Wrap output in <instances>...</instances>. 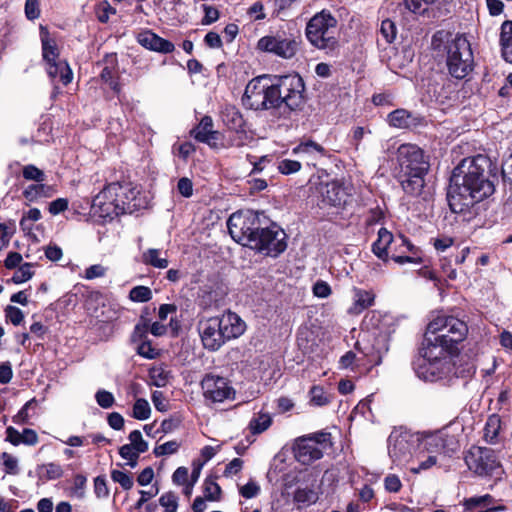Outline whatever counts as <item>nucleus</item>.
I'll return each mask as SVG.
<instances>
[{"label":"nucleus","instance_id":"obj_3","mask_svg":"<svg viewBox=\"0 0 512 512\" xmlns=\"http://www.w3.org/2000/svg\"><path fill=\"white\" fill-rule=\"evenodd\" d=\"M246 330V323L230 310L221 316L201 319L198 332L205 349L219 350L226 342L240 337Z\"/></svg>","mask_w":512,"mask_h":512},{"label":"nucleus","instance_id":"obj_40","mask_svg":"<svg viewBox=\"0 0 512 512\" xmlns=\"http://www.w3.org/2000/svg\"><path fill=\"white\" fill-rule=\"evenodd\" d=\"M104 194L105 192L99 193L94 197L92 209L94 210V214L98 213L100 217H109L110 221H112L113 217L111 216L110 208L113 206V203H104Z\"/></svg>","mask_w":512,"mask_h":512},{"label":"nucleus","instance_id":"obj_52","mask_svg":"<svg viewBox=\"0 0 512 512\" xmlns=\"http://www.w3.org/2000/svg\"><path fill=\"white\" fill-rule=\"evenodd\" d=\"M180 447V443L176 440H171L163 443L162 445H159L154 448L153 453L156 457L168 455V454H174L178 451Z\"/></svg>","mask_w":512,"mask_h":512},{"label":"nucleus","instance_id":"obj_55","mask_svg":"<svg viewBox=\"0 0 512 512\" xmlns=\"http://www.w3.org/2000/svg\"><path fill=\"white\" fill-rule=\"evenodd\" d=\"M23 177L26 180H33L36 182H43L45 179V174L42 170L37 168L34 165H26L23 168Z\"/></svg>","mask_w":512,"mask_h":512},{"label":"nucleus","instance_id":"obj_23","mask_svg":"<svg viewBox=\"0 0 512 512\" xmlns=\"http://www.w3.org/2000/svg\"><path fill=\"white\" fill-rule=\"evenodd\" d=\"M192 134L199 142L213 145L217 140L218 132L213 130V121L209 116H204L199 125L192 131Z\"/></svg>","mask_w":512,"mask_h":512},{"label":"nucleus","instance_id":"obj_63","mask_svg":"<svg viewBox=\"0 0 512 512\" xmlns=\"http://www.w3.org/2000/svg\"><path fill=\"white\" fill-rule=\"evenodd\" d=\"M260 491V487L253 481H249L244 486H242L239 490V493L242 497L246 499H251L258 495Z\"/></svg>","mask_w":512,"mask_h":512},{"label":"nucleus","instance_id":"obj_16","mask_svg":"<svg viewBox=\"0 0 512 512\" xmlns=\"http://www.w3.org/2000/svg\"><path fill=\"white\" fill-rule=\"evenodd\" d=\"M396 246L395 254L401 256V262H396L399 265H403L405 263H413V264H423L427 262L422 250L416 246H414L408 238L404 235L399 234L397 236V241L395 242L394 247Z\"/></svg>","mask_w":512,"mask_h":512},{"label":"nucleus","instance_id":"obj_19","mask_svg":"<svg viewBox=\"0 0 512 512\" xmlns=\"http://www.w3.org/2000/svg\"><path fill=\"white\" fill-rule=\"evenodd\" d=\"M137 42L146 49L160 52L171 53L174 50V44L163 39L151 31H143L137 35Z\"/></svg>","mask_w":512,"mask_h":512},{"label":"nucleus","instance_id":"obj_21","mask_svg":"<svg viewBox=\"0 0 512 512\" xmlns=\"http://www.w3.org/2000/svg\"><path fill=\"white\" fill-rule=\"evenodd\" d=\"M131 341L137 344L136 352L143 358L152 360L157 359L161 355V349L157 344L153 343L148 337V333H144V336L135 337L132 333Z\"/></svg>","mask_w":512,"mask_h":512},{"label":"nucleus","instance_id":"obj_36","mask_svg":"<svg viewBox=\"0 0 512 512\" xmlns=\"http://www.w3.org/2000/svg\"><path fill=\"white\" fill-rule=\"evenodd\" d=\"M389 124L396 128H408L410 126V114L404 109H398L388 115Z\"/></svg>","mask_w":512,"mask_h":512},{"label":"nucleus","instance_id":"obj_48","mask_svg":"<svg viewBox=\"0 0 512 512\" xmlns=\"http://www.w3.org/2000/svg\"><path fill=\"white\" fill-rule=\"evenodd\" d=\"M42 50L43 59L46 61V64L61 60L58 56L57 48L54 43L48 40H42Z\"/></svg>","mask_w":512,"mask_h":512},{"label":"nucleus","instance_id":"obj_45","mask_svg":"<svg viewBox=\"0 0 512 512\" xmlns=\"http://www.w3.org/2000/svg\"><path fill=\"white\" fill-rule=\"evenodd\" d=\"M311 403L316 406H325L330 403V398L326 395L323 387L314 385L310 391Z\"/></svg>","mask_w":512,"mask_h":512},{"label":"nucleus","instance_id":"obj_10","mask_svg":"<svg viewBox=\"0 0 512 512\" xmlns=\"http://www.w3.org/2000/svg\"><path fill=\"white\" fill-rule=\"evenodd\" d=\"M464 460L469 470L481 477H498L502 472L498 456L491 448L473 446Z\"/></svg>","mask_w":512,"mask_h":512},{"label":"nucleus","instance_id":"obj_61","mask_svg":"<svg viewBox=\"0 0 512 512\" xmlns=\"http://www.w3.org/2000/svg\"><path fill=\"white\" fill-rule=\"evenodd\" d=\"M100 78L103 82L107 83L115 93H119V84L113 79L112 69H110L109 67H104L100 73Z\"/></svg>","mask_w":512,"mask_h":512},{"label":"nucleus","instance_id":"obj_22","mask_svg":"<svg viewBox=\"0 0 512 512\" xmlns=\"http://www.w3.org/2000/svg\"><path fill=\"white\" fill-rule=\"evenodd\" d=\"M405 7L413 14L426 18L438 17V5L436 1L428 0H404Z\"/></svg>","mask_w":512,"mask_h":512},{"label":"nucleus","instance_id":"obj_38","mask_svg":"<svg viewBox=\"0 0 512 512\" xmlns=\"http://www.w3.org/2000/svg\"><path fill=\"white\" fill-rule=\"evenodd\" d=\"M272 425V418L268 414H261L259 417H254L249 422V429L252 435L261 434Z\"/></svg>","mask_w":512,"mask_h":512},{"label":"nucleus","instance_id":"obj_39","mask_svg":"<svg viewBox=\"0 0 512 512\" xmlns=\"http://www.w3.org/2000/svg\"><path fill=\"white\" fill-rule=\"evenodd\" d=\"M50 187L38 182L37 184L29 185L24 191L23 196L28 201H35L38 198L46 197Z\"/></svg>","mask_w":512,"mask_h":512},{"label":"nucleus","instance_id":"obj_5","mask_svg":"<svg viewBox=\"0 0 512 512\" xmlns=\"http://www.w3.org/2000/svg\"><path fill=\"white\" fill-rule=\"evenodd\" d=\"M399 179L403 190L419 195L424 187V176L429 170L423 151L413 144H402L397 149Z\"/></svg>","mask_w":512,"mask_h":512},{"label":"nucleus","instance_id":"obj_25","mask_svg":"<svg viewBox=\"0 0 512 512\" xmlns=\"http://www.w3.org/2000/svg\"><path fill=\"white\" fill-rule=\"evenodd\" d=\"M354 349L362 354V366L366 368V373H369L373 367L381 364L382 356L378 351H374L372 346L363 347L359 341H356Z\"/></svg>","mask_w":512,"mask_h":512},{"label":"nucleus","instance_id":"obj_2","mask_svg":"<svg viewBox=\"0 0 512 512\" xmlns=\"http://www.w3.org/2000/svg\"><path fill=\"white\" fill-rule=\"evenodd\" d=\"M231 238L270 257H278L287 248L286 233L281 226H226Z\"/></svg>","mask_w":512,"mask_h":512},{"label":"nucleus","instance_id":"obj_20","mask_svg":"<svg viewBox=\"0 0 512 512\" xmlns=\"http://www.w3.org/2000/svg\"><path fill=\"white\" fill-rule=\"evenodd\" d=\"M292 152L297 155H302L310 161H317L327 155L325 148L311 139L301 141L293 148Z\"/></svg>","mask_w":512,"mask_h":512},{"label":"nucleus","instance_id":"obj_49","mask_svg":"<svg viewBox=\"0 0 512 512\" xmlns=\"http://www.w3.org/2000/svg\"><path fill=\"white\" fill-rule=\"evenodd\" d=\"M305 438L310 439L314 443V446H321L322 450L331 445V433L329 432L320 431L310 436H305Z\"/></svg>","mask_w":512,"mask_h":512},{"label":"nucleus","instance_id":"obj_43","mask_svg":"<svg viewBox=\"0 0 512 512\" xmlns=\"http://www.w3.org/2000/svg\"><path fill=\"white\" fill-rule=\"evenodd\" d=\"M152 299V291L147 286L138 285L130 289V301L145 303Z\"/></svg>","mask_w":512,"mask_h":512},{"label":"nucleus","instance_id":"obj_58","mask_svg":"<svg viewBox=\"0 0 512 512\" xmlns=\"http://www.w3.org/2000/svg\"><path fill=\"white\" fill-rule=\"evenodd\" d=\"M384 487L389 493H398L402 488V482L396 474H388L384 479Z\"/></svg>","mask_w":512,"mask_h":512},{"label":"nucleus","instance_id":"obj_18","mask_svg":"<svg viewBox=\"0 0 512 512\" xmlns=\"http://www.w3.org/2000/svg\"><path fill=\"white\" fill-rule=\"evenodd\" d=\"M320 193L324 203L335 207L345 205L350 198L347 189L336 181L322 185Z\"/></svg>","mask_w":512,"mask_h":512},{"label":"nucleus","instance_id":"obj_32","mask_svg":"<svg viewBox=\"0 0 512 512\" xmlns=\"http://www.w3.org/2000/svg\"><path fill=\"white\" fill-rule=\"evenodd\" d=\"M156 308L145 306L141 310L139 322L135 325L133 333L135 337L144 336V333H148L152 316L155 313Z\"/></svg>","mask_w":512,"mask_h":512},{"label":"nucleus","instance_id":"obj_60","mask_svg":"<svg viewBox=\"0 0 512 512\" xmlns=\"http://www.w3.org/2000/svg\"><path fill=\"white\" fill-rule=\"evenodd\" d=\"M203 11H204V17L201 21L203 25H210L214 22H216L219 18V11L217 8L203 4L202 5Z\"/></svg>","mask_w":512,"mask_h":512},{"label":"nucleus","instance_id":"obj_34","mask_svg":"<svg viewBox=\"0 0 512 512\" xmlns=\"http://www.w3.org/2000/svg\"><path fill=\"white\" fill-rule=\"evenodd\" d=\"M130 204L132 203L133 210L145 209L149 206L151 196L148 191L143 190L141 187H133L130 189Z\"/></svg>","mask_w":512,"mask_h":512},{"label":"nucleus","instance_id":"obj_11","mask_svg":"<svg viewBox=\"0 0 512 512\" xmlns=\"http://www.w3.org/2000/svg\"><path fill=\"white\" fill-rule=\"evenodd\" d=\"M424 344L426 346L420 350V354L415 360H413L412 366L416 375L420 379L433 382L439 379L440 372L437 364L441 359L449 355L432 344Z\"/></svg>","mask_w":512,"mask_h":512},{"label":"nucleus","instance_id":"obj_13","mask_svg":"<svg viewBox=\"0 0 512 512\" xmlns=\"http://www.w3.org/2000/svg\"><path fill=\"white\" fill-rule=\"evenodd\" d=\"M268 80L266 76H260L249 81L242 97L245 107L252 110L273 109Z\"/></svg>","mask_w":512,"mask_h":512},{"label":"nucleus","instance_id":"obj_12","mask_svg":"<svg viewBox=\"0 0 512 512\" xmlns=\"http://www.w3.org/2000/svg\"><path fill=\"white\" fill-rule=\"evenodd\" d=\"M205 401L222 403L225 400H234L236 391L229 379L213 373H207L200 382Z\"/></svg>","mask_w":512,"mask_h":512},{"label":"nucleus","instance_id":"obj_15","mask_svg":"<svg viewBox=\"0 0 512 512\" xmlns=\"http://www.w3.org/2000/svg\"><path fill=\"white\" fill-rule=\"evenodd\" d=\"M423 445L429 453H442L449 456L459 449V442L456 437L443 431L426 436Z\"/></svg>","mask_w":512,"mask_h":512},{"label":"nucleus","instance_id":"obj_47","mask_svg":"<svg viewBox=\"0 0 512 512\" xmlns=\"http://www.w3.org/2000/svg\"><path fill=\"white\" fill-rule=\"evenodd\" d=\"M159 503L165 508L164 512H176L178 508V497L174 492L169 491L159 498Z\"/></svg>","mask_w":512,"mask_h":512},{"label":"nucleus","instance_id":"obj_37","mask_svg":"<svg viewBox=\"0 0 512 512\" xmlns=\"http://www.w3.org/2000/svg\"><path fill=\"white\" fill-rule=\"evenodd\" d=\"M143 262L147 265H151L155 268L164 269L168 266L169 261L167 258L160 257V250L148 249L143 253Z\"/></svg>","mask_w":512,"mask_h":512},{"label":"nucleus","instance_id":"obj_14","mask_svg":"<svg viewBox=\"0 0 512 512\" xmlns=\"http://www.w3.org/2000/svg\"><path fill=\"white\" fill-rule=\"evenodd\" d=\"M396 241L397 236H394L392 232L388 231L384 226H382L378 231V237L376 241H374L372 244V252L378 259L385 263L390 259L394 262H401V256L395 254L396 246L394 247V245Z\"/></svg>","mask_w":512,"mask_h":512},{"label":"nucleus","instance_id":"obj_46","mask_svg":"<svg viewBox=\"0 0 512 512\" xmlns=\"http://www.w3.org/2000/svg\"><path fill=\"white\" fill-rule=\"evenodd\" d=\"M199 306L203 309H208L212 306L217 307V292L212 288L202 290V295L199 296Z\"/></svg>","mask_w":512,"mask_h":512},{"label":"nucleus","instance_id":"obj_6","mask_svg":"<svg viewBox=\"0 0 512 512\" xmlns=\"http://www.w3.org/2000/svg\"><path fill=\"white\" fill-rule=\"evenodd\" d=\"M304 83L299 75H286L270 84L273 109L296 110L304 101Z\"/></svg>","mask_w":512,"mask_h":512},{"label":"nucleus","instance_id":"obj_42","mask_svg":"<svg viewBox=\"0 0 512 512\" xmlns=\"http://www.w3.org/2000/svg\"><path fill=\"white\" fill-rule=\"evenodd\" d=\"M151 414V408L146 399L138 398L132 409L131 416L138 420H146Z\"/></svg>","mask_w":512,"mask_h":512},{"label":"nucleus","instance_id":"obj_26","mask_svg":"<svg viewBox=\"0 0 512 512\" xmlns=\"http://www.w3.org/2000/svg\"><path fill=\"white\" fill-rule=\"evenodd\" d=\"M501 417L498 414L490 415L484 426V439L487 443L495 444L498 442V436L501 429Z\"/></svg>","mask_w":512,"mask_h":512},{"label":"nucleus","instance_id":"obj_62","mask_svg":"<svg viewBox=\"0 0 512 512\" xmlns=\"http://www.w3.org/2000/svg\"><path fill=\"white\" fill-rule=\"evenodd\" d=\"M331 293H332V290H331L330 285L323 280H318L313 285V294L316 297L327 298L329 295H331Z\"/></svg>","mask_w":512,"mask_h":512},{"label":"nucleus","instance_id":"obj_24","mask_svg":"<svg viewBox=\"0 0 512 512\" xmlns=\"http://www.w3.org/2000/svg\"><path fill=\"white\" fill-rule=\"evenodd\" d=\"M47 73L51 79L59 78L63 85H68L73 79V73L65 60L54 61L47 64Z\"/></svg>","mask_w":512,"mask_h":512},{"label":"nucleus","instance_id":"obj_4","mask_svg":"<svg viewBox=\"0 0 512 512\" xmlns=\"http://www.w3.org/2000/svg\"><path fill=\"white\" fill-rule=\"evenodd\" d=\"M468 334L465 321L454 316L440 315L429 322L424 335V343L432 344L449 356H458L459 344Z\"/></svg>","mask_w":512,"mask_h":512},{"label":"nucleus","instance_id":"obj_27","mask_svg":"<svg viewBox=\"0 0 512 512\" xmlns=\"http://www.w3.org/2000/svg\"><path fill=\"white\" fill-rule=\"evenodd\" d=\"M148 375L152 385L156 387H165L171 378V371L168 370L166 365L162 363L153 365L149 369Z\"/></svg>","mask_w":512,"mask_h":512},{"label":"nucleus","instance_id":"obj_9","mask_svg":"<svg viewBox=\"0 0 512 512\" xmlns=\"http://www.w3.org/2000/svg\"><path fill=\"white\" fill-rule=\"evenodd\" d=\"M446 64L451 76L465 78L473 69L474 59L471 45L466 37L457 35L447 43Z\"/></svg>","mask_w":512,"mask_h":512},{"label":"nucleus","instance_id":"obj_17","mask_svg":"<svg viewBox=\"0 0 512 512\" xmlns=\"http://www.w3.org/2000/svg\"><path fill=\"white\" fill-rule=\"evenodd\" d=\"M293 451L295 459L303 465H310L323 457V450L305 436L296 440Z\"/></svg>","mask_w":512,"mask_h":512},{"label":"nucleus","instance_id":"obj_44","mask_svg":"<svg viewBox=\"0 0 512 512\" xmlns=\"http://www.w3.org/2000/svg\"><path fill=\"white\" fill-rule=\"evenodd\" d=\"M130 450L137 453H144L148 450V443L142 438L139 430L130 432Z\"/></svg>","mask_w":512,"mask_h":512},{"label":"nucleus","instance_id":"obj_7","mask_svg":"<svg viewBox=\"0 0 512 512\" xmlns=\"http://www.w3.org/2000/svg\"><path fill=\"white\" fill-rule=\"evenodd\" d=\"M301 36L293 29H280L261 37L257 48L282 59H292L299 51Z\"/></svg>","mask_w":512,"mask_h":512},{"label":"nucleus","instance_id":"obj_33","mask_svg":"<svg viewBox=\"0 0 512 512\" xmlns=\"http://www.w3.org/2000/svg\"><path fill=\"white\" fill-rule=\"evenodd\" d=\"M502 177L506 184L509 185V196L504 203V212L507 215L512 216V155L510 158L502 165Z\"/></svg>","mask_w":512,"mask_h":512},{"label":"nucleus","instance_id":"obj_1","mask_svg":"<svg viewBox=\"0 0 512 512\" xmlns=\"http://www.w3.org/2000/svg\"><path fill=\"white\" fill-rule=\"evenodd\" d=\"M490 167L491 160L478 154L462 159L453 169L447 192L453 212H463L494 193V185L487 176Z\"/></svg>","mask_w":512,"mask_h":512},{"label":"nucleus","instance_id":"obj_50","mask_svg":"<svg viewBox=\"0 0 512 512\" xmlns=\"http://www.w3.org/2000/svg\"><path fill=\"white\" fill-rule=\"evenodd\" d=\"M293 499L297 503H314L316 501V494L312 489L298 488L294 492Z\"/></svg>","mask_w":512,"mask_h":512},{"label":"nucleus","instance_id":"obj_29","mask_svg":"<svg viewBox=\"0 0 512 512\" xmlns=\"http://www.w3.org/2000/svg\"><path fill=\"white\" fill-rule=\"evenodd\" d=\"M36 471L39 479L45 481L60 479L64 474L62 466L54 462L38 465Z\"/></svg>","mask_w":512,"mask_h":512},{"label":"nucleus","instance_id":"obj_35","mask_svg":"<svg viewBox=\"0 0 512 512\" xmlns=\"http://www.w3.org/2000/svg\"><path fill=\"white\" fill-rule=\"evenodd\" d=\"M33 263L25 262L14 272L10 279L6 280V283L22 284L30 280L35 272L32 270Z\"/></svg>","mask_w":512,"mask_h":512},{"label":"nucleus","instance_id":"obj_31","mask_svg":"<svg viewBox=\"0 0 512 512\" xmlns=\"http://www.w3.org/2000/svg\"><path fill=\"white\" fill-rule=\"evenodd\" d=\"M396 35L397 28L395 23L390 19H385L381 23L377 43L379 46L391 44L395 40Z\"/></svg>","mask_w":512,"mask_h":512},{"label":"nucleus","instance_id":"obj_57","mask_svg":"<svg viewBox=\"0 0 512 512\" xmlns=\"http://www.w3.org/2000/svg\"><path fill=\"white\" fill-rule=\"evenodd\" d=\"M95 399L97 404L104 409L110 408L114 404L113 394L104 389H100L96 392Z\"/></svg>","mask_w":512,"mask_h":512},{"label":"nucleus","instance_id":"obj_8","mask_svg":"<svg viewBox=\"0 0 512 512\" xmlns=\"http://www.w3.org/2000/svg\"><path fill=\"white\" fill-rule=\"evenodd\" d=\"M306 36L318 49H333L337 44V20L331 13L321 11L308 22Z\"/></svg>","mask_w":512,"mask_h":512},{"label":"nucleus","instance_id":"obj_41","mask_svg":"<svg viewBox=\"0 0 512 512\" xmlns=\"http://www.w3.org/2000/svg\"><path fill=\"white\" fill-rule=\"evenodd\" d=\"M37 406V400L35 398L27 401L16 415L12 417V421L18 425L30 424L29 409Z\"/></svg>","mask_w":512,"mask_h":512},{"label":"nucleus","instance_id":"obj_51","mask_svg":"<svg viewBox=\"0 0 512 512\" xmlns=\"http://www.w3.org/2000/svg\"><path fill=\"white\" fill-rule=\"evenodd\" d=\"M362 358H357L356 354L353 351H347L343 356H341L339 360V365L341 368L347 369L351 368L354 370V364H356L357 367L362 366Z\"/></svg>","mask_w":512,"mask_h":512},{"label":"nucleus","instance_id":"obj_54","mask_svg":"<svg viewBox=\"0 0 512 512\" xmlns=\"http://www.w3.org/2000/svg\"><path fill=\"white\" fill-rule=\"evenodd\" d=\"M87 483V478L83 474H76L73 479V487L71 488L72 495L81 499L85 494V487Z\"/></svg>","mask_w":512,"mask_h":512},{"label":"nucleus","instance_id":"obj_56","mask_svg":"<svg viewBox=\"0 0 512 512\" xmlns=\"http://www.w3.org/2000/svg\"><path fill=\"white\" fill-rule=\"evenodd\" d=\"M301 169V163L296 160L283 159L278 164V170L285 175L293 174Z\"/></svg>","mask_w":512,"mask_h":512},{"label":"nucleus","instance_id":"obj_53","mask_svg":"<svg viewBox=\"0 0 512 512\" xmlns=\"http://www.w3.org/2000/svg\"><path fill=\"white\" fill-rule=\"evenodd\" d=\"M4 311L6 319L10 321L14 326H18L23 322L24 314L20 308L8 305Z\"/></svg>","mask_w":512,"mask_h":512},{"label":"nucleus","instance_id":"obj_59","mask_svg":"<svg viewBox=\"0 0 512 512\" xmlns=\"http://www.w3.org/2000/svg\"><path fill=\"white\" fill-rule=\"evenodd\" d=\"M151 399L156 410L165 412L169 409V402L162 391H154L151 395Z\"/></svg>","mask_w":512,"mask_h":512},{"label":"nucleus","instance_id":"obj_30","mask_svg":"<svg viewBox=\"0 0 512 512\" xmlns=\"http://www.w3.org/2000/svg\"><path fill=\"white\" fill-rule=\"evenodd\" d=\"M217 479V475H210L204 480L203 493L207 501H219L221 499L222 489L217 483Z\"/></svg>","mask_w":512,"mask_h":512},{"label":"nucleus","instance_id":"obj_64","mask_svg":"<svg viewBox=\"0 0 512 512\" xmlns=\"http://www.w3.org/2000/svg\"><path fill=\"white\" fill-rule=\"evenodd\" d=\"M501 45L512 43V21H506L501 26Z\"/></svg>","mask_w":512,"mask_h":512},{"label":"nucleus","instance_id":"obj_28","mask_svg":"<svg viewBox=\"0 0 512 512\" xmlns=\"http://www.w3.org/2000/svg\"><path fill=\"white\" fill-rule=\"evenodd\" d=\"M374 301L375 295L373 292L357 289L355 291V301L351 310L356 314H360L365 309L371 307L374 304Z\"/></svg>","mask_w":512,"mask_h":512}]
</instances>
